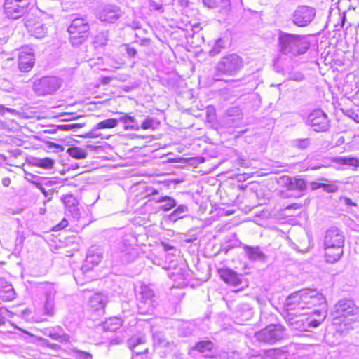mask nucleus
<instances>
[{"mask_svg": "<svg viewBox=\"0 0 359 359\" xmlns=\"http://www.w3.org/2000/svg\"><path fill=\"white\" fill-rule=\"evenodd\" d=\"M277 44L278 51L289 57H296L305 53L309 43L304 35L294 34L279 30Z\"/></svg>", "mask_w": 359, "mask_h": 359, "instance_id": "nucleus-1", "label": "nucleus"}, {"mask_svg": "<svg viewBox=\"0 0 359 359\" xmlns=\"http://www.w3.org/2000/svg\"><path fill=\"white\" fill-rule=\"evenodd\" d=\"M313 314L317 315L318 318H314L313 316L309 315L307 313H289L283 317L291 329L304 332L318 327L327 316L326 311L320 310L315 311Z\"/></svg>", "mask_w": 359, "mask_h": 359, "instance_id": "nucleus-2", "label": "nucleus"}, {"mask_svg": "<svg viewBox=\"0 0 359 359\" xmlns=\"http://www.w3.org/2000/svg\"><path fill=\"white\" fill-rule=\"evenodd\" d=\"M244 67L243 59L236 53L228 54L222 57L215 67V75L218 81L224 80V77L234 76Z\"/></svg>", "mask_w": 359, "mask_h": 359, "instance_id": "nucleus-3", "label": "nucleus"}, {"mask_svg": "<svg viewBox=\"0 0 359 359\" xmlns=\"http://www.w3.org/2000/svg\"><path fill=\"white\" fill-rule=\"evenodd\" d=\"M69 42L73 46H79L88 38L90 31V25L86 17H75L67 28Z\"/></svg>", "mask_w": 359, "mask_h": 359, "instance_id": "nucleus-4", "label": "nucleus"}, {"mask_svg": "<svg viewBox=\"0 0 359 359\" xmlns=\"http://www.w3.org/2000/svg\"><path fill=\"white\" fill-rule=\"evenodd\" d=\"M138 300L137 309L140 314H151L156 302V297L153 289L146 285H142L136 292Z\"/></svg>", "mask_w": 359, "mask_h": 359, "instance_id": "nucleus-5", "label": "nucleus"}, {"mask_svg": "<svg viewBox=\"0 0 359 359\" xmlns=\"http://www.w3.org/2000/svg\"><path fill=\"white\" fill-rule=\"evenodd\" d=\"M62 83V81L57 76H43L33 81L32 90L39 96L53 95L60 89Z\"/></svg>", "mask_w": 359, "mask_h": 359, "instance_id": "nucleus-6", "label": "nucleus"}, {"mask_svg": "<svg viewBox=\"0 0 359 359\" xmlns=\"http://www.w3.org/2000/svg\"><path fill=\"white\" fill-rule=\"evenodd\" d=\"M30 3V0H5L4 13L9 19H19L28 12Z\"/></svg>", "mask_w": 359, "mask_h": 359, "instance_id": "nucleus-7", "label": "nucleus"}, {"mask_svg": "<svg viewBox=\"0 0 359 359\" xmlns=\"http://www.w3.org/2000/svg\"><path fill=\"white\" fill-rule=\"evenodd\" d=\"M132 240H133L132 236H126L118 244L116 257L120 258L123 264L131 263L138 256V250L131 243Z\"/></svg>", "mask_w": 359, "mask_h": 359, "instance_id": "nucleus-8", "label": "nucleus"}, {"mask_svg": "<svg viewBox=\"0 0 359 359\" xmlns=\"http://www.w3.org/2000/svg\"><path fill=\"white\" fill-rule=\"evenodd\" d=\"M316 15L315 8L301 5L298 6L291 15V20L294 25L299 27H304L310 25Z\"/></svg>", "mask_w": 359, "mask_h": 359, "instance_id": "nucleus-9", "label": "nucleus"}, {"mask_svg": "<svg viewBox=\"0 0 359 359\" xmlns=\"http://www.w3.org/2000/svg\"><path fill=\"white\" fill-rule=\"evenodd\" d=\"M285 329L282 325H269L256 334L259 341L274 344L283 339Z\"/></svg>", "mask_w": 359, "mask_h": 359, "instance_id": "nucleus-10", "label": "nucleus"}, {"mask_svg": "<svg viewBox=\"0 0 359 359\" xmlns=\"http://www.w3.org/2000/svg\"><path fill=\"white\" fill-rule=\"evenodd\" d=\"M306 297L304 296L303 290L292 293L285 300L282 316L289 313H297L296 311L306 309Z\"/></svg>", "mask_w": 359, "mask_h": 359, "instance_id": "nucleus-11", "label": "nucleus"}, {"mask_svg": "<svg viewBox=\"0 0 359 359\" xmlns=\"http://www.w3.org/2000/svg\"><path fill=\"white\" fill-rule=\"evenodd\" d=\"M306 123L318 133L325 132L330 126L327 115L320 109H315L309 114Z\"/></svg>", "mask_w": 359, "mask_h": 359, "instance_id": "nucleus-12", "label": "nucleus"}, {"mask_svg": "<svg viewBox=\"0 0 359 359\" xmlns=\"http://www.w3.org/2000/svg\"><path fill=\"white\" fill-rule=\"evenodd\" d=\"M123 15L121 8L116 4H107L100 8L96 18L100 22L107 24L116 23Z\"/></svg>", "mask_w": 359, "mask_h": 359, "instance_id": "nucleus-13", "label": "nucleus"}, {"mask_svg": "<svg viewBox=\"0 0 359 359\" xmlns=\"http://www.w3.org/2000/svg\"><path fill=\"white\" fill-rule=\"evenodd\" d=\"M358 308L351 299L339 300L334 306L333 315L334 318L348 317L357 313Z\"/></svg>", "mask_w": 359, "mask_h": 359, "instance_id": "nucleus-14", "label": "nucleus"}, {"mask_svg": "<svg viewBox=\"0 0 359 359\" xmlns=\"http://www.w3.org/2000/svg\"><path fill=\"white\" fill-rule=\"evenodd\" d=\"M344 245V236L343 232L337 228H331L325 232L324 246L343 248Z\"/></svg>", "mask_w": 359, "mask_h": 359, "instance_id": "nucleus-15", "label": "nucleus"}, {"mask_svg": "<svg viewBox=\"0 0 359 359\" xmlns=\"http://www.w3.org/2000/svg\"><path fill=\"white\" fill-rule=\"evenodd\" d=\"M34 65V53L32 48L26 47L22 48L18 57V67L21 72H27Z\"/></svg>", "mask_w": 359, "mask_h": 359, "instance_id": "nucleus-16", "label": "nucleus"}, {"mask_svg": "<svg viewBox=\"0 0 359 359\" xmlns=\"http://www.w3.org/2000/svg\"><path fill=\"white\" fill-rule=\"evenodd\" d=\"M25 26L31 35L36 39H43L48 34V26L41 21H34L33 19L27 18L25 20Z\"/></svg>", "mask_w": 359, "mask_h": 359, "instance_id": "nucleus-17", "label": "nucleus"}, {"mask_svg": "<svg viewBox=\"0 0 359 359\" xmlns=\"http://www.w3.org/2000/svg\"><path fill=\"white\" fill-rule=\"evenodd\" d=\"M278 183L281 184L283 187H286L288 190L304 191L307 187L304 180L286 175L280 177Z\"/></svg>", "mask_w": 359, "mask_h": 359, "instance_id": "nucleus-18", "label": "nucleus"}, {"mask_svg": "<svg viewBox=\"0 0 359 359\" xmlns=\"http://www.w3.org/2000/svg\"><path fill=\"white\" fill-rule=\"evenodd\" d=\"M43 332L44 335L59 343H68L70 341V336L65 332V330L61 326L46 328Z\"/></svg>", "mask_w": 359, "mask_h": 359, "instance_id": "nucleus-19", "label": "nucleus"}, {"mask_svg": "<svg viewBox=\"0 0 359 359\" xmlns=\"http://www.w3.org/2000/svg\"><path fill=\"white\" fill-rule=\"evenodd\" d=\"M219 275L221 278L226 283L233 287H238L243 283L242 276L238 275L236 272L230 269H224L220 270Z\"/></svg>", "mask_w": 359, "mask_h": 359, "instance_id": "nucleus-20", "label": "nucleus"}, {"mask_svg": "<svg viewBox=\"0 0 359 359\" xmlns=\"http://www.w3.org/2000/svg\"><path fill=\"white\" fill-rule=\"evenodd\" d=\"M66 210L71 214L74 218H79L81 215L78 208L79 201L72 194L64 195L61 197Z\"/></svg>", "mask_w": 359, "mask_h": 359, "instance_id": "nucleus-21", "label": "nucleus"}, {"mask_svg": "<svg viewBox=\"0 0 359 359\" xmlns=\"http://www.w3.org/2000/svg\"><path fill=\"white\" fill-rule=\"evenodd\" d=\"M243 248L247 257L252 262H265L267 260V256L261 250L259 246H250L243 245Z\"/></svg>", "mask_w": 359, "mask_h": 359, "instance_id": "nucleus-22", "label": "nucleus"}, {"mask_svg": "<svg viewBox=\"0 0 359 359\" xmlns=\"http://www.w3.org/2000/svg\"><path fill=\"white\" fill-rule=\"evenodd\" d=\"M303 292L304 296L306 297V309L321 305L325 302L323 295L316 290L304 289Z\"/></svg>", "mask_w": 359, "mask_h": 359, "instance_id": "nucleus-23", "label": "nucleus"}, {"mask_svg": "<svg viewBox=\"0 0 359 359\" xmlns=\"http://www.w3.org/2000/svg\"><path fill=\"white\" fill-rule=\"evenodd\" d=\"M15 292L13 285L5 278H0V299L8 302L15 297Z\"/></svg>", "mask_w": 359, "mask_h": 359, "instance_id": "nucleus-24", "label": "nucleus"}, {"mask_svg": "<svg viewBox=\"0 0 359 359\" xmlns=\"http://www.w3.org/2000/svg\"><path fill=\"white\" fill-rule=\"evenodd\" d=\"M235 315L238 323L243 324L253 316L252 309L248 304H241L237 306Z\"/></svg>", "mask_w": 359, "mask_h": 359, "instance_id": "nucleus-25", "label": "nucleus"}, {"mask_svg": "<svg viewBox=\"0 0 359 359\" xmlns=\"http://www.w3.org/2000/svg\"><path fill=\"white\" fill-rule=\"evenodd\" d=\"M146 338L144 335H135L132 337L128 341V348L136 355V357L141 355H146L148 353V348H145L143 351H136L139 345L145 344Z\"/></svg>", "mask_w": 359, "mask_h": 359, "instance_id": "nucleus-26", "label": "nucleus"}, {"mask_svg": "<svg viewBox=\"0 0 359 359\" xmlns=\"http://www.w3.org/2000/svg\"><path fill=\"white\" fill-rule=\"evenodd\" d=\"M118 122L124 125L125 130H139V121L135 117L125 113H119Z\"/></svg>", "mask_w": 359, "mask_h": 359, "instance_id": "nucleus-27", "label": "nucleus"}, {"mask_svg": "<svg viewBox=\"0 0 359 359\" xmlns=\"http://www.w3.org/2000/svg\"><path fill=\"white\" fill-rule=\"evenodd\" d=\"M325 257L327 262L334 263L339 261L344 252L343 248L325 246Z\"/></svg>", "mask_w": 359, "mask_h": 359, "instance_id": "nucleus-28", "label": "nucleus"}, {"mask_svg": "<svg viewBox=\"0 0 359 359\" xmlns=\"http://www.w3.org/2000/svg\"><path fill=\"white\" fill-rule=\"evenodd\" d=\"M106 297L101 294H95L90 297L89 305L95 311H103L106 306Z\"/></svg>", "mask_w": 359, "mask_h": 359, "instance_id": "nucleus-29", "label": "nucleus"}, {"mask_svg": "<svg viewBox=\"0 0 359 359\" xmlns=\"http://www.w3.org/2000/svg\"><path fill=\"white\" fill-rule=\"evenodd\" d=\"M41 289L45 296V301L55 302V297L57 293V287L52 283H44L41 285Z\"/></svg>", "mask_w": 359, "mask_h": 359, "instance_id": "nucleus-30", "label": "nucleus"}, {"mask_svg": "<svg viewBox=\"0 0 359 359\" xmlns=\"http://www.w3.org/2000/svg\"><path fill=\"white\" fill-rule=\"evenodd\" d=\"M213 344L210 341H201L196 343L192 348L191 351H196L203 353L205 357L210 356V353L213 349Z\"/></svg>", "mask_w": 359, "mask_h": 359, "instance_id": "nucleus-31", "label": "nucleus"}, {"mask_svg": "<svg viewBox=\"0 0 359 359\" xmlns=\"http://www.w3.org/2000/svg\"><path fill=\"white\" fill-rule=\"evenodd\" d=\"M122 325V320L119 318H110L106 320L102 325L103 330L106 332H115Z\"/></svg>", "mask_w": 359, "mask_h": 359, "instance_id": "nucleus-32", "label": "nucleus"}, {"mask_svg": "<svg viewBox=\"0 0 359 359\" xmlns=\"http://www.w3.org/2000/svg\"><path fill=\"white\" fill-rule=\"evenodd\" d=\"M156 202L158 203H163L160 208L165 212L170 210L177 204V201L173 198L168 196H161L156 200Z\"/></svg>", "mask_w": 359, "mask_h": 359, "instance_id": "nucleus-33", "label": "nucleus"}, {"mask_svg": "<svg viewBox=\"0 0 359 359\" xmlns=\"http://www.w3.org/2000/svg\"><path fill=\"white\" fill-rule=\"evenodd\" d=\"M334 162L340 165H348L354 167H358L359 165V160L357 158L351 156L336 157L334 159Z\"/></svg>", "mask_w": 359, "mask_h": 359, "instance_id": "nucleus-34", "label": "nucleus"}, {"mask_svg": "<svg viewBox=\"0 0 359 359\" xmlns=\"http://www.w3.org/2000/svg\"><path fill=\"white\" fill-rule=\"evenodd\" d=\"M226 46V41L222 38H219L215 41L212 48L209 51V55L215 57L219 55L222 50L224 49Z\"/></svg>", "mask_w": 359, "mask_h": 359, "instance_id": "nucleus-35", "label": "nucleus"}, {"mask_svg": "<svg viewBox=\"0 0 359 359\" xmlns=\"http://www.w3.org/2000/svg\"><path fill=\"white\" fill-rule=\"evenodd\" d=\"M67 153L76 159H84L87 156V152L84 149L76 147H69Z\"/></svg>", "mask_w": 359, "mask_h": 359, "instance_id": "nucleus-36", "label": "nucleus"}, {"mask_svg": "<svg viewBox=\"0 0 359 359\" xmlns=\"http://www.w3.org/2000/svg\"><path fill=\"white\" fill-rule=\"evenodd\" d=\"M188 208L185 205H180L170 215L169 217L171 220L176 221L179 219L183 218L188 212Z\"/></svg>", "mask_w": 359, "mask_h": 359, "instance_id": "nucleus-37", "label": "nucleus"}, {"mask_svg": "<svg viewBox=\"0 0 359 359\" xmlns=\"http://www.w3.org/2000/svg\"><path fill=\"white\" fill-rule=\"evenodd\" d=\"M311 142L310 138L294 139L291 141V146L297 149L304 150L309 147Z\"/></svg>", "mask_w": 359, "mask_h": 359, "instance_id": "nucleus-38", "label": "nucleus"}, {"mask_svg": "<svg viewBox=\"0 0 359 359\" xmlns=\"http://www.w3.org/2000/svg\"><path fill=\"white\" fill-rule=\"evenodd\" d=\"M159 124L158 122L156 121L154 118L151 117H147L143 121H139V127L140 129L142 128L143 130L152 129L155 130L156 126Z\"/></svg>", "mask_w": 359, "mask_h": 359, "instance_id": "nucleus-39", "label": "nucleus"}, {"mask_svg": "<svg viewBox=\"0 0 359 359\" xmlns=\"http://www.w3.org/2000/svg\"><path fill=\"white\" fill-rule=\"evenodd\" d=\"M102 255L99 253H95L93 250H88L86 258V263H90L93 266L97 265L100 261L102 260Z\"/></svg>", "mask_w": 359, "mask_h": 359, "instance_id": "nucleus-40", "label": "nucleus"}, {"mask_svg": "<svg viewBox=\"0 0 359 359\" xmlns=\"http://www.w3.org/2000/svg\"><path fill=\"white\" fill-rule=\"evenodd\" d=\"M153 338L154 343L158 344V346L164 347L170 346V342L167 341L165 335L163 333L160 332H156L153 334Z\"/></svg>", "mask_w": 359, "mask_h": 359, "instance_id": "nucleus-41", "label": "nucleus"}, {"mask_svg": "<svg viewBox=\"0 0 359 359\" xmlns=\"http://www.w3.org/2000/svg\"><path fill=\"white\" fill-rule=\"evenodd\" d=\"M34 165L44 169H50L53 168L54 161L50 158H36Z\"/></svg>", "mask_w": 359, "mask_h": 359, "instance_id": "nucleus-42", "label": "nucleus"}, {"mask_svg": "<svg viewBox=\"0 0 359 359\" xmlns=\"http://www.w3.org/2000/svg\"><path fill=\"white\" fill-rule=\"evenodd\" d=\"M109 41V32L103 31L99 32L95 38V43L98 46H106Z\"/></svg>", "mask_w": 359, "mask_h": 359, "instance_id": "nucleus-43", "label": "nucleus"}, {"mask_svg": "<svg viewBox=\"0 0 359 359\" xmlns=\"http://www.w3.org/2000/svg\"><path fill=\"white\" fill-rule=\"evenodd\" d=\"M118 123V119L116 118H108L105 119L97 123V128L101 129L104 128H112L116 127Z\"/></svg>", "mask_w": 359, "mask_h": 359, "instance_id": "nucleus-44", "label": "nucleus"}, {"mask_svg": "<svg viewBox=\"0 0 359 359\" xmlns=\"http://www.w3.org/2000/svg\"><path fill=\"white\" fill-rule=\"evenodd\" d=\"M56 313L55 304L53 302H44L43 314L48 317H53Z\"/></svg>", "mask_w": 359, "mask_h": 359, "instance_id": "nucleus-45", "label": "nucleus"}, {"mask_svg": "<svg viewBox=\"0 0 359 359\" xmlns=\"http://www.w3.org/2000/svg\"><path fill=\"white\" fill-rule=\"evenodd\" d=\"M83 124L81 123H67V124H62V125H57V129L60 130H74L77 128H81L83 127Z\"/></svg>", "mask_w": 359, "mask_h": 359, "instance_id": "nucleus-46", "label": "nucleus"}, {"mask_svg": "<svg viewBox=\"0 0 359 359\" xmlns=\"http://www.w3.org/2000/svg\"><path fill=\"white\" fill-rule=\"evenodd\" d=\"M72 353L74 357L77 359H92V355L90 353L79 350L76 348L72 349Z\"/></svg>", "mask_w": 359, "mask_h": 359, "instance_id": "nucleus-47", "label": "nucleus"}, {"mask_svg": "<svg viewBox=\"0 0 359 359\" xmlns=\"http://www.w3.org/2000/svg\"><path fill=\"white\" fill-rule=\"evenodd\" d=\"M39 341L41 343V344L43 346L50 348L52 350L54 351H59L61 349V346L56 344H52L50 343L48 339L45 338H39Z\"/></svg>", "mask_w": 359, "mask_h": 359, "instance_id": "nucleus-48", "label": "nucleus"}, {"mask_svg": "<svg viewBox=\"0 0 359 359\" xmlns=\"http://www.w3.org/2000/svg\"><path fill=\"white\" fill-rule=\"evenodd\" d=\"M100 128H97V124L93 128L86 133V137L89 138H96L102 136V134L98 131Z\"/></svg>", "mask_w": 359, "mask_h": 359, "instance_id": "nucleus-49", "label": "nucleus"}, {"mask_svg": "<svg viewBox=\"0 0 359 359\" xmlns=\"http://www.w3.org/2000/svg\"><path fill=\"white\" fill-rule=\"evenodd\" d=\"M323 189L327 193H334L338 191L339 187L334 184H323Z\"/></svg>", "mask_w": 359, "mask_h": 359, "instance_id": "nucleus-50", "label": "nucleus"}, {"mask_svg": "<svg viewBox=\"0 0 359 359\" xmlns=\"http://www.w3.org/2000/svg\"><path fill=\"white\" fill-rule=\"evenodd\" d=\"M149 6L151 9L158 11L161 13L163 12V5L160 3L156 2L153 0L149 1Z\"/></svg>", "mask_w": 359, "mask_h": 359, "instance_id": "nucleus-51", "label": "nucleus"}, {"mask_svg": "<svg viewBox=\"0 0 359 359\" xmlns=\"http://www.w3.org/2000/svg\"><path fill=\"white\" fill-rule=\"evenodd\" d=\"M204 6L208 8H215L218 6V3L216 0H201Z\"/></svg>", "mask_w": 359, "mask_h": 359, "instance_id": "nucleus-52", "label": "nucleus"}, {"mask_svg": "<svg viewBox=\"0 0 359 359\" xmlns=\"http://www.w3.org/2000/svg\"><path fill=\"white\" fill-rule=\"evenodd\" d=\"M125 47L128 57H135L136 56L137 52L135 48L130 46L128 44H126Z\"/></svg>", "mask_w": 359, "mask_h": 359, "instance_id": "nucleus-53", "label": "nucleus"}, {"mask_svg": "<svg viewBox=\"0 0 359 359\" xmlns=\"http://www.w3.org/2000/svg\"><path fill=\"white\" fill-rule=\"evenodd\" d=\"M25 239V238L23 236V234L20 232H18V235H17V237L15 239V245L16 246H18V245L22 246L24 243Z\"/></svg>", "mask_w": 359, "mask_h": 359, "instance_id": "nucleus-54", "label": "nucleus"}, {"mask_svg": "<svg viewBox=\"0 0 359 359\" xmlns=\"http://www.w3.org/2000/svg\"><path fill=\"white\" fill-rule=\"evenodd\" d=\"M340 201L344 202L345 205L348 206H356L357 204L352 201V200L348 197H341L339 198Z\"/></svg>", "mask_w": 359, "mask_h": 359, "instance_id": "nucleus-55", "label": "nucleus"}, {"mask_svg": "<svg viewBox=\"0 0 359 359\" xmlns=\"http://www.w3.org/2000/svg\"><path fill=\"white\" fill-rule=\"evenodd\" d=\"M8 312V310L4 308H0V325H4L6 323V318L4 315Z\"/></svg>", "mask_w": 359, "mask_h": 359, "instance_id": "nucleus-56", "label": "nucleus"}, {"mask_svg": "<svg viewBox=\"0 0 359 359\" xmlns=\"http://www.w3.org/2000/svg\"><path fill=\"white\" fill-rule=\"evenodd\" d=\"M68 225V222L65 219H63L60 224L55 226L57 230L62 229Z\"/></svg>", "mask_w": 359, "mask_h": 359, "instance_id": "nucleus-57", "label": "nucleus"}, {"mask_svg": "<svg viewBox=\"0 0 359 359\" xmlns=\"http://www.w3.org/2000/svg\"><path fill=\"white\" fill-rule=\"evenodd\" d=\"M32 184H34L36 188L40 189L41 192L46 196H47V191L43 187L42 184L39 182H36L35 181H30Z\"/></svg>", "mask_w": 359, "mask_h": 359, "instance_id": "nucleus-58", "label": "nucleus"}, {"mask_svg": "<svg viewBox=\"0 0 359 359\" xmlns=\"http://www.w3.org/2000/svg\"><path fill=\"white\" fill-rule=\"evenodd\" d=\"M323 184L324 183H320V182H312L311 183V189L312 190H316V189H318L320 188H322L323 187Z\"/></svg>", "mask_w": 359, "mask_h": 359, "instance_id": "nucleus-59", "label": "nucleus"}, {"mask_svg": "<svg viewBox=\"0 0 359 359\" xmlns=\"http://www.w3.org/2000/svg\"><path fill=\"white\" fill-rule=\"evenodd\" d=\"M347 348H348V352H350L353 354L355 353V352H357V351H358V346L353 344H348L347 345Z\"/></svg>", "mask_w": 359, "mask_h": 359, "instance_id": "nucleus-60", "label": "nucleus"}, {"mask_svg": "<svg viewBox=\"0 0 359 359\" xmlns=\"http://www.w3.org/2000/svg\"><path fill=\"white\" fill-rule=\"evenodd\" d=\"M1 182L4 187H8L11 184V180L9 177H4Z\"/></svg>", "mask_w": 359, "mask_h": 359, "instance_id": "nucleus-61", "label": "nucleus"}, {"mask_svg": "<svg viewBox=\"0 0 359 359\" xmlns=\"http://www.w3.org/2000/svg\"><path fill=\"white\" fill-rule=\"evenodd\" d=\"M292 80L300 81L304 79V76L302 74L294 75L291 77Z\"/></svg>", "mask_w": 359, "mask_h": 359, "instance_id": "nucleus-62", "label": "nucleus"}, {"mask_svg": "<svg viewBox=\"0 0 359 359\" xmlns=\"http://www.w3.org/2000/svg\"><path fill=\"white\" fill-rule=\"evenodd\" d=\"M300 207H301L300 205H299L297 203H293V204L288 205L287 208V209H292V208L297 209V208H299Z\"/></svg>", "mask_w": 359, "mask_h": 359, "instance_id": "nucleus-63", "label": "nucleus"}, {"mask_svg": "<svg viewBox=\"0 0 359 359\" xmlns=\"http://www.w3.org/2000/svg\"><path fill=\"white\" fill-rule=\"evenodd\" d=\"M111 79L110 77H104L102 79V83L104 84H108L111 81Z\"/></svg>", "mask_w": 359, "mask_h": 359, "instance_id": "nucleus-64", "label": "nucleus"}]
</instances>
